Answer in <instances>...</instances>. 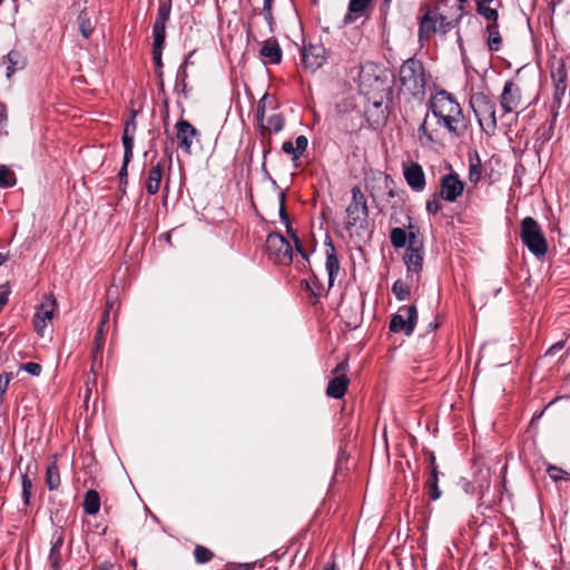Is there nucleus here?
<instances>
[{
	"mask_svg": "<svg viewBox=\"0 0 570 570\" xmlns=\"http://www.w3.org/2000/svg\"><path fill=\"white\" fill-rule=\"evenodd\" d=\"M521 240L529 252L538 259H542L549 245L539 223L532 217H525L521 222Z\"/></svg>",
	"mask_w": 570,
	"mask_h": 570,
	"instance_id": "1",
	"label": "nucleus"
},
{
	"mask_svg": "<svg viewBox=\"0 0 570 570\" xmlns=\"http://www.w3.org/2000/svg\"><path fill=\"white\" fill-rule=\"evenodd\" d=\"M400 82L413 96L425 94V71L421 60L415 57L406 59L400 68Z\"/></svg>",
	"mask_w": 570,
	"mask_h": 570,
	"instance_id": "2",
	"label": "nucleus"
},
{
	"mask_svg": "<svg viewBox=\"0 0 570 570\" xmlns=\"http://www.w3.org/2000/svg\"><path fill=\"white\" fill-rule=\"evenodd\" d=\"M471 108L481 129L488 136H494L497 130L495 106L484 94L473 95L470 99Z\"/></svg>",
	"mask_w": 570,
	"mask_h": 570,
	"instance_id": "3",
	"label": "nucleus"
},
{
	"mask_svg": "<svg viewBox=\"0 0 570 570\" xmlns=\"http://www.w3.org/2000/svg\"><path fill=\"white\" fill-rule=\"evenodd\" d=\"M352 200L345 209L347 219L345 222V228L347 230L355 226L360 229H365L368 225V206L366 198L358 186H354L351 190Z\"/></svg>",
	"mask_w": 570,
	"mask_h": 570,
	"instance_id": "4",
	"label": "nucleus"
},
{
	"mask_svg": "<svg viewBox=\"0 0 570 570\" xmlns=\"http://www.w3.org/2000/svg\"><path fill=\"white\" fill-rule=\"evenodd\" d=\"M432 114L439 119L450 132L456 134L454 124L458 119L452 115L453 112L460 114V106L455 102L451 95L446 91H441L436 101L431 102Z\"/></svg>",
	"mask_w": 570,
	"mask_h": 570,
	"instance_id": "5",
	"label": "nucleus"
},
{
	"mask_svg": "<svg viewBox=\"0 0 570 570\" xmlns=\"http://www.w3.org/2000/svg\"><path fill=\"white\" fill-rule=\"evenodd\" d=\"M138 111L132 110L130 117L126 120L124 126V132L121 137L124 147L122 166L118 173V178L121 185L128 184V166L134 158V141L137 130L136 116Z\"/></svg>",
	"mask_w": 570,
	"mask_h": 570,
	"instance_id": "6",
	"label": "nucleus"
},
{
	"mask_svg": "<svg viewBox=\"0 0 570 570\" xmlns=\"http://www.w3.org/2000/svg\"><path fill=\"white\" fill-rule=\"evenodd\" d=\"M409 229V245L404 254V263L406 265L407 274L419 275L423 268L424 246L423 240L417 238L419 228L410 224Z\"/></svg>",
	"mask_w": 570,
	"mask_h": 570,
	"instance_id": "7",
	"label": "nucleus"
},
{
	"mask_svg": "<svg viewBox=\"0 0 570 570\" xmlns=\"http://www.w3.org/2000/svg\"><path fill=\"white\" fill-rule=\"evenodd\" d=\"M266 249L269 257L278 265L288 266L293 262V247L278 232H271L266 238Z\"/></svg>",
	"mask_w": 570,
	"mask_h": 570,
	"instance_id": "8",
	"label": "nucleus"
},
{
	"mask_svg": "<svg viewBox=\"0 0 570 570\" xmlns=\"http://www.w3.org/2000/svg\"><path fill=\"white\" fill-rule=\"evenodd\" d=\"M567 69L563 60H560L557 67L551 70V79L553 83L552 102L550 106L551 117L558 118L559 109L567 92Z\"/></svg>",
	"mask_w": 570,
	"mask_h": 570,
	"instance_id": "9",
	"label": "nucleus"
},
{
	"mask_svg": "<svg viewBox=\"0 0 570 570\" xmlns=\"http://www.w3.org/2000/svg\"><path fill=\"white\" fill-rule=\"evenodd\" d=\"M417 309L415 305H402L391 317L389 328L393 333H404L410 336L416 326Z\"/></svg>",
	"mask_w": 570,
	"mask_h": 570,
	"instance_id": "10",
	"label": "nucleus"
},
{
	"mask_svg": "<svg viewBox=\"0 0 570 570\" xmlns=\"http://www.w3.org/2000/svg\"><path fill=\"white\" fill-rule=\"evenodd\" d=\"M521 69H518L515 76L511 80H507L501 91V107L505 112L515 111L521 104V83L519 75Z\"/></svg>",
	"mask_w": 570,
	"mask_h": 570,
	"instance_id": "11",
	"label": "nucleus"
},
{
	"mask_svg": "<svg viewBox=\"0 0 570 570\" xmlns=\"http://www.w3.org/2000/svg\"><path fill=\"white\" fill-rule=\"evenodd\" d=\"M56 308L57 301L52 294L46 295L41 304L37 307L33 325L41 336H43L42 332L47 327L48 322L52 320Z\"/></svg>",
	"mask_w": 570,
	"mask_h": 570,
	"instance_id": "12",
	"label": "nucleus"
},
{
	"mask_svg": "<svg viewBox=\"0 0 570 570\" xmlns=\"http://www.w3.org/2000/svg\"><path fill=\"white\" fill-rule=\"evenodd\" d=\"M464 183L459 175L451 173L442 176L440 184V196L446 202L454 203L463 193Z\"/></svg>",
	"mask_w": 570,
	"mask_h": 570,
	"instance_id": "13",
	"label": "nucleus"
},
{
	"mask_svg": "<svg viewBox=\"0 0 570 570\" xmlns=\"http://www.w3.org/2000/svg\"><path fill=\"white\" fill-rule=\"evenodd\" d=\"M175 127L178 147L181 148L186 155H190L193 139L199 135V131L194 125L183 118L176 122Z\"/></svg>",
	"mask_w": 570,
	"mask_h": 570,
	"instance_id": "14",
	"label": "nucleus"
},
{
	"mask_svg": "<svg viewBox=\"0 0 570 570\" xmlns=\"http://www.w3.org/2000/svg\"><path fill=\"white\" fill-rule=\"evenodd\" d=\"M476 12L484 17L489 21L495 22L499 18V12L497 9L490 8L487 4H478L475 6ZM489 37H488V47L491 51L499 50V30L498 24L492 23L488 26Z\"/></svg>",
	"mask_w": 570,
	"mask_h": 570,
	"instance_id": "15",
	"label": "nucleus"
},
{
	"mask_svg": "<svg viewBox=\"0 0 570 570\" xmlns=\"http://www.w3.org/2000/svg\"><path fill=\"white\" fill-rule=\"evenodd\" d=\"M324 245L326 247L325 255H326V262H325V269L328 277V287H333L334 282L340 273L341 263L338 255L336 253L335 246L333 244V240L330 235L325 236Z\"/></svg>",
	"mask_w": 570,
	"mask_h": 570,
	"instance_id": "16",
	"label": "nucleus"
},
{
	"mask_svg": "<svg viewBox=\"0 0 570 570\" xmlns=\"http://www.w3.org/2000/svg\"><path fill=\"white\" fill-rule=\"evenodd\" d=\"M301 56L303 65L312 71L321 68L326 60L325 48L322 45L304 46Z\"/></svg>",
	"mask_w": 570,
	"mask_h": 570,
	"instance_id": "17",
	"label": "nucleus"
},
{
	"mask_svg": "<svg viewBox=\"0 0 570 570\" xmlns=\"http://www.w3.org/2000/svg\"><path fill=\"white\" fill-rule=\"evenodd\" d=\"M173 0H161L153 24V38L166 39V24L170 18Z\"/></svg>",
	"mask_w": 570,
	"mask_h": 570,
	"instance_id": "18",
	"label": "nucleus"
},
{
	"mask_svg": "<svg viewBox=\"0 0 570 570\" xmlns=\"http://www.w3.org/2000/svg\"><path fill=\"white\" fill-rule=\"evenodd\" d=\"M63 533L61 528H56L52 532L50 540V550H49V564L52 570H61V549L63 546Z\"/></svg>",
	"mask_w": 570,
	"mask_h": 570,
	"instance_id": "19",
	"label": "nucleus"
},
{
	"mask_svg": "<svg viewBox=\"0 0 570 570\" xmlns=\"http://www.w3.org/2000/svg\"><path fill=\"white\" fill-rule=\"evenodd\" d=\"M278 202H279V219L286 227L287 235L292 238L294 243L295 250L301 254L305 249L302 245V242L296 233V230L292 227L291 220L288 218L287 212H286V194L284 190H281L278 195Z\"/></svg>",
	"mask_w": 570,
	"mask_h": 570,
	"instance_id": "20",
	"label": "nucleus"
},
{
	"mask_svg": "<svg viewBox=\"0 0 570 570\" xmlns=\"http://www.w3.org/2000/svg\"><path fill=\"white\" fill-rule=\"evenodd\" d=\"M403 174L407 185L412 190L420 193L425 188V174L422 166L417 163H413L406 167Z\"/></svg>",
	"mask_w": 570,
	"mask_h": 570,
	"instance_id": "21",
	"label": "nucleus"
},
{
	"mask_svg": "<svg viewBox=\"0 0 570 570\" xmlns=\"http://www.w3.org/2000/svg\"><path fill=\"white\" fill-rule=\"evenodd\" d=\"M277 108V100L275 97L271 96L268 92H265L263 97L258 100L257 107H256V115L255 120L258 129L261 132H263L266 127L265 124V114L267 109H276Z\"/></svg>",
	"mask_w": 570,
	"mask_h": 570,
	"instance_id": "22",
	"label": "nucleus"
},
{
	"mask_svg": "<svg viewBox=\"0 0 570 570\" xmlns=\"http://www.w3.org/2000/svg\"><path fill=\"white\" fill-rule=\"evenodd\" d=\"M479 488L481 489L479 509L484 518V521L495 520L497 513L499 511L498 504L494 500H487V493L489 492L490 483L488 482L485 485L481 483Z\"/></svg>",
	"mask_w": 570,
	"mask_h": 570,
	"instance_id": "23",
	"label": "nucleus"
},
{
	"mask_svg": "<svg viewBox=\"0 0 570 570\" xmlns=\"http://www.w3.org/2000/svg\"><path fill=\"white\" fill-rule=\"evenodd\" d=\"M430 476L425 482V488L429 490L430 499L435 501L441 497L442 492L439 488V469L433 453L430 454Z\"/></svg>",
	"mask_w": 570,
	"mask_h": 570,
	"instance_id": "24",
	"label": "nucleus"
},
{
	"mask_svg": "<svg viewBox=\"0 0 570 570\" xmlns=\"http://www.w3.org/2000/svg\"><path fill=\"white\" fill-rule=\"evenodd\" d=\"M165 38H154L153 42V60L155 63V73L159 79V87L164 90V63H163V50L165 46Z\"/></svg>",
	"mask_w": 570,
	"mask_h": 570,
	"instance_id": "25",
	"label": "nucleus"
},
{
	"mask_svg": "<svg viewBox=\"0 0 570 570\" xmlns=\"http://www.w3.org/2000/svg\"><path fill=\"white\" fill-rule=\"evenodd\" d=\"M163 163L158 161L157 164L151 165L147 173L145 188L149 195H156L159 191L163 179Z\"/></svg>",
	"mask_w": 570,
	"mask_h": 570,
	"instance_id": "26",
	"label": "nucleus"
},
{
	"mask_svg": "<svg viewBox=\"0 0 570 570\" xmlns=\"http://www.w3.org/2000/svg\"><path fill=\"white\" fill-rule=\"evenodd\" d=\"M350 384V379L346 374H341L330 380L326 387V395L328 397L340 400L347 392V387Z\"/></svg>",
	"mask_w": 570,
	"mask_h": 570,
	"instance_id": "27",
	"label": "nucleus"
},
{
	"mask_svg": "<svg viewBox=\"0 0 570 570\" xmlns=\"http://www.w3.org/2000/svg\"><path fill=\"white\" fill-rule=\"evenodd\" d=\"M438 18L436 12H428L425 13L419 26V38H429L431 35H434L438 31L436 28Z\"/></svg>",
	"mask_w": 570,
	"mask_h": 570,
	"instance_id": "28",
	"label": "nucleus"
},
{
	"mask_svg": "<svg viewBox=\"0 0 570 570\" xmlns=\"http://www.w3.org/2000/svg\"><path fill=\"white\" fill-rule=\"evenodd\" d=\"M259 53L264 58H268L271 63H279L282 61V49L277 41L267 40L259 49Z\"/></svg>",
	"mask_w": 570,
	"mask_h": 570,
	"instance_id": "29",
	"label": "nucleus"
},
{
	"mask_svg": "<svg viewBox=\"0 0 570 570\" xmlns=\"http://www.w3.org/2000/svg\"><path fill=\"white\" fill-rule=\"evenodd\" d=\"M83 511L89 515H95L100 510V495L99 493L91 489L88 490L85 494L83 499Z\"/></svg>",
	"mask_w": 570,
	"mask_h": 570,
	"instance_id": "30",
	"label": "nucleus"
},
{
	"mask_svg": "<svg viewBox=\"0 0 570 570\" xmlns=\"http://www.w3.org/2000/svg\"><path fill=\"white\" fill-rule=\"evenodd\" d=\"M31 462L27 464V471L21 474V499L24 507L30 505L32 480L29 476L31 471Z\"/></svg>",
	"mask_w": 570,
	"mask_h": 570,
	"instance_id": "31",
	"label": "nucleus"
},
{
	"mask_svg": "<svg viewBox=\"0 0 570 570\" xmlns=\"http://www.w3.org/2000/svg\"><path fill=\"white\" fill-rule=\"evenodd\" d=\"M109 308L110 306H108V308L105 309L104 314H102V317H101V321H100V325L96 332V335H95V347H94V357L97 358V355L98 354H101L102 352V345H104V326L108 323L109 321Z\"/></svg>",
	"mask_w": 570,
	"mask_h": 570,
	"instance_id": "32",
	"label": "nucleus"
},
{
	"mask_svg": "<svg viewBox=\"0 0 570 570\" xmlns=\"http://www.w3.org/2000/svg\"><path fill=\"white\" fill-rule=\"evenodd\" d=\"M7 77L10 78L17 70H20L24 66L23 58L19 51L11 50L7 53Z\"/></svg>",
	"mask_w": 570,
	"mask_h": 570,
	"instance_id": "33",
	"label": "nucleus"
},
{
	"mask_svg": "<svg viewBox=\"0 0 570 570\" xmlns=\"http://www.w3.org/2000/svg\"><path fill=\"white\" fill-rule=\"evenodd\" d=\"M46 484L50 491L57 490L60 485V473L56 461L47 465Z\"/></svg>",
	"mask_w": 570,
	"mask_h": 570,
	"instance_id": "34",
	"label": "nucleus"
},
{
	"mask_svg": "<svg viewBox=\"0 0 570 570\" xmlns=\"http://www.w3.org/2000/svg\"><path fill=\"white\" fill-rule=\"evenodd\" d=\"M390 240L394 248H404L409 243V233L401 227H394L390 232Z\"/></svg>",
	"mask_w": 570,
	"mask_h": 570,
	"instance_id": "35",
	"label": "nucleus"
},
{
	"mask_svg": "<svg viewBox=\"0 0 570 570\" xmlns=\"http://www.w3.org/2000/svg\"><path fill=\"white\" fill-rule=\"evenodd\" d=\"M17 184V177L12 169L0 165V188H10Z\"/></svg>",
	"mask_w": 570,
	"mask_h": 570,
	"instance_id": "36",
	"label": "nucleus"
},
{
	"mask_svg": "<svg viewBox=\"0 0 570 570\" xmlns=\"http://www.w3.org/2000/svg\"><path fill=\"white\" fill-rule=\"evenodd\" d=\"M284 126H285L284 116L282 114H275V115H272L271 117H268L267 125H266V127H268V128L265 129L261 134L264 135L267 131H274L275 134H278L283 130Z\"/></svg>",
	"mask_w": 570,
	"mask_h": 570,
	"instance_id": "37",
	"label": "nucleus"
},
{
	"mask_svg": "<svg viewBox=\"0 0 570 570\" xmlns=\"http://www.w3.org/2000/svg\"><path fill=\"white\" fill-rule=\"evenodd\" d=\"M371 0H350L348 13L345 16V23H351L354 19L351 17L352 13H362Z\"/></svg>",
	"mask_w": 570,
	"mask_h": 570,
	"instance_id": "38",
	"label": "nucleus"
},
{
	"mask_svg": "<svg viewBox=\"0 0 570 570\" xmlns=\"http://www.w3.org/2000/svg\"><path fill=\"white\" fill-rule=\"evenodd\" d=\"M392 292L397 301H405L410 297L411 287L404 281L397 279L392 286Z\"/></svg>",
	"mask_w": 570,
	"mask_h": 570,
	"instance_id": "39",
	"label": "nucleus"
},
{
	"mask_svg": "<svg viewBox=\"0 0 570 570\" xmlns=\"http://www.w3.org/2000/svg\"><path fill=\"white\" fill-rule=\"evenodd\" d=\"M79 24V31L85 39H88L92 33V24L91 21L85 10L80 11L77 18Z\"/></svg>",
	"mask_w": 570,
	"mask_h": 570,
	"instance_id": "40",
	"label": "nucleus"
},
{
	"mask_svg": "<svg viewBox=\"0 0 570 570\" xmlns=\"http://www.w3.org/2000/svg\"><path fill=\"white\" fill-rule=\"evenodd\" d=\"M462 14L463 13L460 12L456 17L449 19L445 14L436 12V18H438V22H440V30H441V32L446 33L452 28H454L455 24L462 18Z\"/></svg>",
	"mask_w": 570,
	"mask_h": 570,
	"instance_id": "41",
	"label": "nucleus"
},
{
	"mask_svg": "<svg viewBox=\"0 0 570 570\" xmlns=\"http://www.w3.org/2000/svg\"><path fill=\"white\" fill-rule=\"evenodd\" d=\"M302 284H304L305 289L315 298H320L322 296L324 287L315 275L311 279H304Z\"/></svg>",
	"mask_w": 570,
	"mask_h": 570,
	"instance_id": "42",
	"label": "nucleus"
},
{
	"mask_svg": "<svg viewBox=\"0 0 570 570\" xmlns=\"http://www.w3.org/2000/svg\"><path fill=\"white\" fill-rule=\"evenodd\" d=\"M556 121H557V118L552 117L551 121L548 125H542L537 130L538 140H540L541 142H547V141H549L552 138L554 126H556Z\"/></svg>",
	"mask_w": 570,
	"mask_h": 570,
	"instance_id": "43",
	"label": "nucleus"
},
{
	"mask_svg": "<svg viewBox=\"0 0 570 570\" xmlns=\"http://www.w3.org/2000/svg\"><path fill=\"white\" fill-rule=\"evenodd\" d=\"M194 557L197 563L204 564L213 559L214 553L212 552V550L204 546H196L194 549Z\"/></svg>",
	"mask_w": 570,
	"mask_h": 570,
	"instance_id": "44",
	"label": "nucleus"
},
{
	"mask_svg": "<svg viewBox=\"0 0 570 570\" xmlns=\"http://www.w3.org/2000/svg\"><path fill=\"white\" fill-rule=\"evenodd\" d=\"M343 317L345 320L346 326L350 328H356L361 322L360 313L357 311H354L353 308H344Z\"/></svg>",
	"mask_w": 570,
	"mask_h": 570,
	"instance_id": "45",
	"label": "nucleus"
},
{
	"mask_svg": "<svg viewBox=\"0 0 570 570\" xmlns=\"http://www.w3.org/2000/svg\"><path fill=\"white\" fill-rule=\"evenodd\" d=\"M21 368L31 376H39L42 371L41 365L35 362L23 363Z\"/></svg>",
	"mask_w": 570,
	"mask_h": 570,
	"instance_id": "46",
	"label": "nucleus"
},
{
	"mask_svg": "<svg viewBox=\"0 0 570 570\" xmlns=\"http://www.w3.org/2000/svg\"><path fill=\"white\" fill-rule=\"evenodd\" d=\"M308 146V140L304 135H299L295 139V153L297 155V158L303 155Z\"/></svg>",
	"mask_w": 570,
	"mask_h": 570,
	"instance_id": "47",
	"label": "nucleus"
},
{
	"mask_svg": "<svg viewBox=\"0 0 570 570\" xmlns=\"http://www.w3.org/2000/svg\"><path fill=\"white\" fill-rule=\"evenodd\" d=\"M11 294V286L9 282L3 283L0 285V308H2L9 299V296Z\"/></svg>",
	"mask_w": 570,
	"mask_h": 570,
	"instance_id": "48",
	"label": "nucleus"
},
{
	"mask_svg": "<svg viewBox=\"0 0 570 570\" xmlns=\"http://www.w3.org/2000/svg\"><path fill=\"white\" fill-rule=\"evenodd\" d=\"M480 178H481V164H480V160L478 159L476 164L470 165L469 179H470V181L476 184L480 180Z\"/></svg>",
	"mask_w": 570,
	"mask_h": 570,
	"instance_id": "49",
	"label": "nucleus"
},
{
	"mask_svg": "<svg viewBox=\"0 0 570 570\" xmlns=\"http://www.w3.org/2000/svg\"><path fill=\"white\" fill-rule=\"evenodd\" d=\"M547 472L553 481L563 480L566 474V472L562 469L554 465H549Z\"/></svg>",
	"mask_w": 570,
	"mask_h": 570,
	"instance_id": "50",
	"label": "nucleus"
},
{
	"mask_svg": "<svg viewBox=\"0 0 570 570\" xmlns=\"http://www.w3.org/2000/svg\"><path fill=\"white\" fill-rule=\"evenodd\" d=\"M10 380H11L10 374H8L6 372L0 374V403H2V401H3V395L8 389Z\"/></svg>",
	"mask_w": 570,
	"mask_h": 570,
	"instance_id": "51",
	"label": "nucleus"
},
{
	"mask_svg": "<svg viewBox=\"0 0 570 570\" xmlns=\"http://www.w3.org/2000/svg\"><path fill=\"white\" fill-rule=\"evenodd\" d=\"M440 209H441V204L436 199L435 196H433L432 199H428V202H426V212L429 214L435 215V214H438L440 212Z\"/></svg>",
	"mask_w": 570,
	"mask_h": 570,
	"instance_id": "52",
	"label": "nucleus"
},
{
	"mask_svg": "<svg viewBox=\"0 0 570 570\" xmlns=\"http://www.w3.org/2000/svg\"><path fill=\"white\" fill-rule=\"evenodd\" d=\"M282 150L287 155H293V159H297L294 145L291 140H286L283 142Z\"/></svg>",
	"mask_w": 570,
	"mask_h": 570,
	"instance_id": "53",
	"label": "nucleus"
},
{
	"mask_svg": "<svg viewBox=\"0 0 570 570\" xmlns=\"http://www.w3.org/2000/svg\"><path fill=\"white\" fill-rule=\"evenodd\" d=\"M187 77H188V75H187L186 69H184V66H179L178 70H177V82L180 81V83L183 85V90L186 89Z\"/></svg>",
	"mask_w": 570,
	"mask_h": 570,
	"instance_id": "54",
	"label": "nucleus"
},
{
	"mask_svg": "<svg viewBox=\"0 0 570 570\" xmlns=\"http://www.w3.org/2000/svg\"><path fill=\"white\" fill-rule=\"evenodd\" d=\"M459 485L465 493H472L474 491V485L466 479L462 478L459 481Z\"/></svg>",
	"mask_w": 570,
	"mask_h": 570,
	"instance_id": "55",
	"label": "nucleus"
},
{
	"mask_svg": "<svg viewBox=\"0 0 570 570\" xmlns=\"http://www.w3.org/2000/svg\"><path fill=\"white\" fill-rule=\"evenodd\" d=\"M272 11L273 10L263 11V14H264V18H265L266 22L268 23L269 30L273 32L274 31L275 20H274Z\"/></svg>",
	"mask_w": 570,
	"mask_h": 570,
	"instance_id": "56",
	"label": "nucleus"
},
{
	"mask_svg": "<svg viewBox=\"0 0 570 570\" xmlns=\"http://www.w3.org/2000/svg\"><path fill=\"white\" fill-rule=\"evenodd\" d=\"M348 363L347 361H343L336 365V367L333 370V374L341 375L344 374V372L347 370Z\"/></svg>",
	"mask_w": 570,
	"mask_h": 570,
	"instance_id": "57",
	"label": "nucleus"
},
{
	"mask_svg": "<svg viewBox=\"0 0 570 570\" xmlns=\"http://www.w3.org/2000/svg\"><path fill=\"white\" fill-rule=\"evenodd\" d=\"M382 105H383V102L381 100L373 101V107L375 109H380L381 110V115H382L381 118H382V120H384V119L387 118L389 112H387V106L385 107V109H382Z\"/></svg>",
	"mask_w": 570,
	"mask_h": 570,
	"instance_id": "58",
	"label": "nucleus"
},
{
	"mask_svg": "<svg viewBox=\"0 0 570 570\" xmlns=\"http://www.w3.org/2000/svg\"><path fill=\"white\" fill-rule=\"evenodd\" d=\"M420 137L425 136L428 140L432 141V135L428 132L425 121L419 127Z\"/></svg>",
	"mask_w": 570,
	"mask_h": 570,
	"instance_id": "59",
	"label": "nucleus"
},
{
	"mask_svg": "<svg viewBox=\"0 0 570 570\" xmlns=\"http://www.w3.org/2000/svg\"><path fill=\"white\" fill-rule=\"evenodd\" d=\"M266 154H267V150H265L264 155H263L262 171L265 177H267L268 179H272V176L269 175V173L266 168Z\"/></svg>",
	"mask_w": 570,
	"mask_h": 570,
	"instance_id": "60",
	"label": "nucleus"
},
{
	"mask_svg": "<svg viewBox=\"0 0 570 570\" xmlns=\"http://www.w3.org/2000/svg\"><path fill=\"white\" fill-rule=\"evenodd\" d=\"M195 52V50L190 51L184 59L183 63L180 66H184V69H186L188 66L194 65L191 60V56Z\"/></svg>",
	"mask_w": 570,
	"mask_h": 570,
	"instance_id": "61",
	"label": "nucleus"
},
{
	"mask_svg": "<svg viewBox=\"0 0 570 570\" xmlns=\"http://www.w3.org/2000/svg\"><path fill=\"white\" fill-rule=\"evenodd\" d=\"M347 459V453L344 449L340 448L337 453V465L341 464L342 461Z\"/></svg>",
	"mask_w": 570,
	"mask_h": 570,
	"instance_id": "62",
	"label": "nucleus"
},
{
	"mask_svg": "<svg viewBox=\"0 0 570 570\" xmlns=\"http://www.w3.org/2000/svg\"><path fill=\"white\" fill-rule=\"evenodd\" d=\"M274 0H264L263 11L273 10Z\"/></svg>",
	"mask_w": 570,
	"mask_h": 570,
	"instance_id": "63",
	"label": "nucleus"
},
{
	"mask_svg": "<svg viewBox=\"0 0 570 570\" xmlns=\"http://www.w3.org/2000/svg\"><path fill=\"white\" fill-rule=\"evenodd\" d=\"M321 570H337L336 563H326Z\"/></svg>",
	"mask_w": 570,
	"mask_h": 570,
	"instance_id": "64",
	"label": "nucleus"
}]
</instances>
